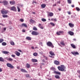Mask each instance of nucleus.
Segmentation results:
<instances>
[{"instance_id": "nucleus-34", "label": "nucleus", "mask_w": 80, "mask_h": 80, "mask_svg": "<svg viewBox=\"0 0 80 80\" xmlns=\"http://www.w3.org/2000/svg\"><path fill=\"white\" fill-rule=\"evenodd\" d=\"M2 16L3 18H7V17H8V16L7 15H2Z\"/></svg>"}, {"instance_id": "nucleus-51", "label": "nucleus", "mask_w": 80, "mask_h": 80, "mask_svg": "<svg viewBox=\"0 0 80 80\" xmlns=\"http://www.w3.org/2000/svg\"><path fill=\"white\" fill-rule=\"evenodd\" d=\"M39 45H42V42H39Z\"/></svg>"}, {"instance_id": "nucleus-22", "label": "nucleus", "mask_w": 80, "mask_h": 80, "mask_svg": "<svg viewBox=\"0 0 80 80\" xmlns=\"http://www.w3.org/2000/svg\"><path fill=\"white\" fill-rule=\"evenodd\" d=\"M21 72H25L26 73H27V71L23 69H21Z\"/></svg>"}, {"instance_id": "nucleus-45", "label": "nucleus", "mask_w": 80, "mask_h": 80, "mask_svg": "<svg viewBox=\"0 0 80 80\" xmlns=\"http://www.w3.org/2000/svg\"><path fill=\"white\" fill-rule=\"evenodd\" d=\"M43 57L44 58H45V60H48V58H47V57H46L45 56H44Z\"/></svg>"}, {"instance_id": "nucleus-32", "label": "nucleus", "mask_w": 80, "mask_h": 80, "mask_svg": "<svg viewBox=\"0 0 80 80\" xmlns=\"http://www.w3.org/2000/svg\"><path fill=\"white\" fill-rule=\"evenodd\" d=\"M2 45L3 46H5V45H7V43L5 42H2Z\"/></svg>"}, {"instance_id": "nucleus-62", "label": "nucleus", "mask_w": 80, "mask_h": 80, "mask_svg": "<svg viewBox=\"0 0 80 80\" xmlns=\"http://www.w3.org/2000/svg\"><path fill=\"white\" fill-rule=\"evenodd\" d=\"M73 40H74V41H76V39H75V38L73 39Z\"/></svg>"}, {"instance_id": "nucleus-4", "label": "nucleus", "mask_w": 80, "mask_h": 80, "mask_svg": "<svg viewBox=\"0 0 80 80\" xmlns=\"http://www.w3.org/2000/svg\"><path fill=\"white\" fill-rule=\"evenodd\" d=\"M64 34V32L63 31H58L56 32V34L58 35H63Z\"/></svg>"}, {"instance_id": "nucleus-46", "label": "nucleus", "mask_w": 80, "mask_h": 80, "mask_svg": "<svg viewBox=\"0 0 80 80\" xmlns=\"http://www.w3.org/2000/svg\"><path fill=\"white\" fill-rule=\"evenodd\" d=\"M30 77V75H29V74H26V77L27 78H28V77Z\"/></svg>"}, {"instance_id": "nucleus-38", "label": "nucleus", "mask_w": 80, "mask_h": 80, "mask_svg": "<svg viewBox=\"0 0 80 80\" xmlns=\"http://www.w3.org/2000/svg\"><path fill=\"white\" fill-rule=\"evenodd\" d=\"M33 30H35V31H37V28H36V27H34L33 28Z\"/></svg>"}, {"instance_id": "nucleus-31", "label": "nucleus", "mask_w": 80, "mask_h": 80, "mask_svg": "<svg viewBox=\"0 0 80 80\" xmlns=\"http://www.w3.org/2000/svg\"><path fill=\"white\" fill-rule=\"evenodd\" d=\"M50 70H52L53 71H55V68L53 67H52L50 68Z\"/></svg>"}, {"instance_id": "nucleus-39", "label": "nucleus", "mask_w": 80, "mask_h": 80, "mask_svg": "<svg viewBox=\"0 0 80 80\" xmlns=\"http://www.w3.org/2000/svg\"><path fill=\"white\" fill-rule=\"evenodd\" d=\"M51 20L52 21H54V22H57V19H53V18H52L51 19Z\"/></svg>"}, {"instance_id": "nucleus-28", "label": "nucleus", "mask_w": 80, "mask_h": 80, "mask_svg": "<svg viewBox=\"0 0 80 80\" xmlns=\"http://www.w3.org/2000/svg\"><path fill=\"white\" fill-rule=\"evenodd\" d=\"M10 43L11 45H15V43H14V42H13V41H11L10 42Z\"/></svg>"}, {"instance_id": "nucleus-63", "label": "nucleus", "mask_w": 80, "mask_h": 80, "mask_svg": "<svg viewBox=\"0 0 80 80\" xmlns=\"http://www.w3.org/2000/svg\"><path fill=\"white\" fill-rule=\"evenodd\" d=\"M31 48L32 49H34V48L33 47H32Z\"/></svg>"}, {"instance_id": "nucleus-23", "label": "nucleus", "mask_w": 80, "mask_h": 80, "mask_svg": "<svg viewBox=\"0 0 80 80\" xmlns=\"http://www.w3.org/2000/svg\"><path fill=\"white\" fill-rule=\"evenodd\" d=\"M22 27H27V24L24 23L22 24Z\"/></svg>"}, {"instance_id": "nucleus-26", "label": "nucleus", "mask_w": 80, "mask_h": 80, "mask_svg": "<svg viewBox=\"0 0 80 80\" xmlns=\"http://www.w3.org/2000/svg\"><path fill=\"white\" fill-rule=\"evenodd\" d=\"M26 67L28 68H29L30 67V65L29 64L27 63L26 64Z\"/></svg>"}, {"instance_id": "nucleus-57", "label": "nucleus", "mask_w": 80, "mask_h": 80, "mask_svg": "<svg viewBox=\"0 0 80 80\" xmlns=\"http://www.w3.org/2000/svg\"><path fill=\"white\" fill-rule=\"evenodd\" d=\"M18 51H19V52H22V50L20 49H18Z\"/></svg>"}, {"instance_id": "nucleus-8", "label": "nucleus", "mask_w": 80, "mask_h": 80, "mask_svg": "<svg viewBox=\"0 0 80 80\" xmlns=\"http://www.w3.org/2000/svg\"><path fill=\"white\" fill-rule=\"evenodd\" d=\"M10 10H13V11H14V12H16V11H17V9L15 6L11 7Z\"/></svg>"}, {"instance_id": "nucleus-12", "label": "nucleus", "mask_w": 80, "mask_h": 80, "mask_svg": "<svg viewBox=\"0 0 80 80\" xmlns=\"http://www.w3.org/2000/svg\"><path fill=\"white\" fill-rule=\"evenodd\" d=\"M31 61L32 62H33V63L35 62H38V60L36 59H31Z\"/></svg>"}, {"instance_id": "nucleus-1", "label": "nucleus", "mask_w": 80, "mask_h": 80, "mask_svg": "<svg viewBox=\"0 0 80 80\" xmlns=\"http://www.w3.org/2000/svg\"><path fill=\"white\" fill-rule=\"evenodd\" d=\"M58 68L59 71H62V72H66V67L64 65H61V66L58 67Z\"/></svg>"}, {"instance_id": "nucleus-19", "label": "nucleus", "mask_w": 80, "mask_h": 80, "mask_svg": "<svg viewBox=\"0 0 80 80\" xmlns=\"http://www.w3.org/2000/svg\"><path fill=\"white\" fill-rule=\"evenodd\" d=\"M54 73H55V74H57V75H60L61 74V73L59 72H58L56 71H54L53 72Z\"/></svg>"}, {"instance_id": "nucleus-41", "label": "nucleus", "mask_w": 80, "mask_h": 80, "mask_svg": "<svg viewBox=\"0 0 80 80\" xmlns=\"http://www.w3.org/2000/svg\"><path fill=\"white\" fill-rule=\"evenodd\" d=\"M50 25H52V26H55V24H54V23H53L52 22H50Z\"/></svg>"}, {"instance_id": "nucleus-18", "label": "nucleus", "mask_w": 80, "mask_h": 80, "mask_svg": "<svg viewBox=\"0 0 80 80\" xmlns=\"http://www.w3.org/2000/svg\"><path fill=\"white\" fill-rule=\"evenodd\" d=\"M3 3H4V5H7L8 4V2L6 1H4L2 2Z\"/></svg>"}, {"instance_id": "nucleus-25", "label": "nucleus", "mask_w": 80, "mask_h": 80, "mask_svg": "<svg viewBox=\"0 0 80 80\" xmlns=\"http://www.w3.org/2000/svg\"><path fill=\"white\" fill-rule=\"evenodd\" d=\"M26 40H32L31 38L29 37H26Z\"/></svg>"}, {"instance_id": "nucleus-7", "label": "nucleus", "mask_w": 80, "mask_h": 80, "mask_svg": "<svg viewBox=\"0 0 80 80\" xmlns=\"http://www.w3.org/2000/svg\"><path fill=\"white\" fill-rule=\"evenodd\" d=\"M71 53H72V55H74V56H76V55H79V53H78V52H72Z\"/></svg>"}, {"instance_id": "nucleus-17", "label": "nucleus", "mask_w": 80, "mask_h": 80, "mask_svg": "<svg viewBox=\"0 0 80 80\" xmlns=\"http://www.w3.org/2000/svg\"><path fill=\"white\" fill-rule=\"evenodd\" d=\"M38 27L41 29H43V27L42 26V24H39V25H38Z\"/></svg>"}, {"instance_id": "nucleus-16", "label": "nucleus", "mask_w": 80, "mask_h": 80, "mask_svg": "<svg viewBox=\"0 0 80 80\" xmlns=\"http://www.w3.org/2000/svg\"><path fill=\"white\" fill-rule=\"evenodd\" d=\"M69 25L71 28H73L74 27V24H73L71 23H69Z\"/></svg>"}, {"instance_id": "nucleus-27", "label": "nucleus", "mask_w": 80, "mask_h": 80, "mask_svg": "<svg viewBox=\"0 0 80 80\" xmlns=\"http://www.w3.org/2000/svg\"><path fill=\"white\" fill-rule=\"evenodd\" d=\"M49 16H50V17H53V13L52 12H50L49 13Z\"/></svg>"}, {"instance_id": "nucleus-58", "label": "nucleus", "mask_w": 80, "mask_h": 80, "mask_svg": "<svg viewBox=\"0 0 80 80\" xmlns=\"http://www.w3.org/2000/svg\"><path fill=\"white\" fill-rule=\"evenodd\" d=\"M4 31H5L6 30V28H3Z\"/></svg>"}, {"instance_id": "nucleus-6", "label": "nucleus", "mask_w": 80, "mask_h": 80, "mask_svg": "<svg viewBox=\"0 0 80 80\" xmlns=\"http://www.w3.org/2000/svg\"><path fill=\"white\" fill-rule=\"evenodd\" d=\"M31 34L33 35H38V33L36 31H33L32 32Z\"/></svg>"}, {"instance_id": "nucleus-11", "label": "nucleus", "mask_w": 80, "mask_h": 80, "mask_svg": "<svg viewBox=\"0 0 80 80\" xmlns=\"http://www.w3.org/2000/svg\"><path fill=\"white\" fill-rule=\"evenodd\" d=\"M10 3L12 5H15V1H11L10 2Z\"/></svg>"}, {"instance_id": "nucleus-40", "label": "nucleus", "mask_w": 80, "mask_h": 80, "mask_svg": "<svg viewBox=\"0 0 80 80\" xmlns=\"http://www.w3.org/2000/svg\"><path fill=\"white\" fill-rule=\"evenodd\" d=\"M41 20L42 22H46V19L43 18H42Z\"/></svg>"}, {"instance_id": "nucleus-53", "label": "nucleus", "mask_w": 80, "mask_h": 80, "mask_svg": "<svg viewBox=\"0 0 80 80\" xmlns=\"http://www.w3.org/2000/svg\"><path fill=\"white\" fill-rule=\"evenodd\" d=\"M77 72H78V73H79V74H80V70H78L77 71Z\"/></svg>"}, {"instance_id": "nucleus-35", "label": "nucleus", "mask_w": 80, "mask_h": 80, "mask_svg": "<svg viewBox=\"0 0 80 80\" xmlns=\"http://www.w3.org/2000/svg\"><path fill=\"white\" fill-rule=\"evenodd\" d=\"M55 78H57V79L60 78V76H59L58 75H56L55 76Z\"/></svg>"}, {"instance_id": "nucleus-14", "label": "nucleus", "mask_w": 80, "mask_h": 80, "mask_svg": "<svg viewBox=\"0 0 80 80\" xmlns=\"http://www.w3.org/2000/svg\"><path fill=\"white\" fill-rule=\"evenodd\" d=\"M49 54L51 55H52V56H55V54L54 53V52H53L51 51L49 52Z\"/></svg>"}, {"instance_id": "nucleus-33", "label": "nucleus", "mask_w": 80, "mask_h": 80, "mask_svg": "<svg viewBox=\"0 0 80 80\" xmlns=\"http://www.w3.org/2000/svg\"><path fill=\"white\" fill-rule=\"evenodd\" d=\"M8 60L10 62H12L13 61V59L11 58H9L8 59Z\"/></svg>"}, {"instance_id": "nucleus-21", "label": "nucleus", "mask_w": 80, "mask_h": 80, "mask_svg": "<svg viewBox=\"0 0 80 80\" xmlns=\"http://www.w3.org/2000/svg\"><path fill=\"white\" fill-rule=\"evenodd\" d=\"M29 22L30 23H35V21L32 19L29 20Z\"/></svg>"}, {"instance_id": "nucleus-44", "label": "nucleus", "mask_w": 80, "mask_h": 80, "mask_svg": "<svg viewBox=\"0 0 80 80\" xmlns=\"http://www.w3.org/2000/svg\"><path fill=\"white\" fill-rule=\"evenodd\" d=\"M18 12H20V9L19 8V7H17Z\"/></svg>"}, {"instance_id": "nucleus-59", "label": "nucleus", "mask_w": 80, "mask_h": 80, "mask_svg": "<svg viewBox=\"0 0 80 80\" xmlns=\"http://www.w3.org/2000/svg\"><path fill=\"white\" fill-rule=\"evenodd\" d=\"M17 68L18 69V70H19V69H20V67H19V66H18V67H17Z\"/></svg>"}, {"instance_id": "nucleus-54", "label": "nucleus", "mask_w": 80, "mask_h": 80, "mask_svg": "<svg viewBox=\"0 0 80 80\" xmlns=\"http://www.w3.org/2000/svg\"><path fill=\"white\" fill-rule=\"evenodd\" d=\"M57 6V4H54L53 5V7H55V6Z\"/></svg>"}, {"instance_id": "nucleus-47", "label": "nucleus", "mask_w": 80, "mask_h": 80, "mask_svg": "<svg viewBox=\"0 0 80 80\" xmlns=\"http://www.w3.org/2000/svg\"><path fill=\"white\" fill-rule=\"evenodd\" d=\"M34 3H37V2L35 1H33L32 2V4H33Z\"/></svg>"}, {"instance_id": "nucleus-15", "label": "nucleus", "mask_w": 80, "mask_h": 80, "mask_svg": "<svg viewBox=\"0 0 80 80\" xmlns=\"http://www.w3.org/2000/svg\"><path fill=\"white\" fill-rule=\"evenodd\" d=\"M15 54L18 57H19V56H20V53L16 51L15 52Z\"/></svg>"}, {"instance_id": "nucleus-61", "label": "nucleus", "mask_w": 80, "mask_h": 80, "mask_svg": "<svg viewBox=\"0 0 80 80\" xmlns=\"http://www.w3.org/2000/svg\"><path fill=\"white\" fill-rule=\"evenodd\" d=\"M2 72V70L0 68V72Z\"/></svg>"}, {"instance_id": "nucleus-9", "label": "nucleus", "mask_w": 80, "mask_h": 80, "mask_svg": "<svg viewBox=\"0 0 80 80\" xmlns=\"http://www.w3.org/2000/svg\"><path fill=\"white\" fill-rule=\"evenodd\" d=\"M54 63L55 65H58L60 64V62L57 60H55L54 61Z\"/></svg>"}, {"instance_id": "nucleus-56", "label": "nucleus", "mask_w": 80, "mask_h": 80, "mask_svg": "<svg viewBox=\"0 0 80 80\" xmlns=\"http://www.w3.org/2000/svg\"><path fill=\"white\" fill-rule=\"evenodd\" d=\"M50 57H51V58H54V56H50Z\"/></svg>"}, {"instance_id": "nucleus-2", "label": "nucleus", "mask_w": 80, "mask_h": 80, "mask_svg": "<svg viewBox=\"0 0 80 80\" xmlns=\"http://www.w3.org/2000/svg\"><path fill=\"white\" fill-rule=\"evenodd\" d=\"M1 13H2V14H3V15H4V14H7V13H8V12H9L8 10H6L4 9H3L2 10H1Z\"/></svg>"}, {"instance_id": "nucleus-52", "label": "nucleus", "mask_w": 80, "mask_h": 80, "mask_svg": "<svg viewBox=\"0 0 80 80\" xmlns=\"http://www.w3.org/2000/svg\"><path fill=\"white\" fill-rule=\"evenodd\" d=\"M22 32H26L25 30L24 29H23L22 30Z\"/></svg>"}, {"instance_id": "nucleus-36", "label": "nucleus", "mask_w": 80, "mask_h": 80, "mask_svg": "<svg viewBox=\"0 0 80 80\" xmlns=\"http://www.w3.org/2000/svg\"><path fill=\"white\" fill-rule=\"evenodd\" d=\"M0 61L1 62H4V59L2 57H0Z\"/></svg>"}, {"instance_id": "nucleus-30", "label": "nucleus", "mask_w": 80, "mask_h": 80, "mask_svg": "<svg viewBox=\"0 0 80 80\" xmlns=\"http://www.w3.org/2000/svg\"><path fill=\"white\" fill-rule=\"evenodd\" d=\"M60 44L62 45L63 46L64 45H65V43H64V41H62L61 42H60Z\"/></svg>"}, {"instance_id": "nucleus-37", "label": "nucleus", "mask_w": 80, "mask_h": 80, "mask_svg": "<svg viewBox=\"0 0 80 80\" xmlns=\"http://www.w3.org/2000/svg\"><path fill=\"white\" fill-rule=\"evenodd\" d=\"M4 41V40L3 39L0 38V43H2Z\"/></svg>"}, {"instance_id": "nucleus-13", "label": "nucleus", "mask_w": 80, "mask_h": 80, "mask_svg": "<svg viewBox=\"0 0 80 80\" xmlns=\"http://www.w3.org/2000/svg\"><path fill=\"white\" fill-rule=\"evenodd\" d=\"M71 46L73 48H74V49H75L76 48V46H75V45H74V44H71Z\"/></svg>"}, {"instance_id": "nucleus-49", "label": "nucleus", "mask_w": 80, "mask_h": 80, "mask_svg": "<svg viewBox=\"0 0 80 80\" xmlns=\"http://www.w3.org/2000/svg\"><path fill=\"white\" fill-rule=\"evenodd\" d=\"M67 12L68 13V14L69 15H71V12L69 11V12Z\"/></svg>"}, {"instance_id": "nucleus-43", "label": "nucleus", "mask_w": 80, "mask_h": 80, "mask_svg": "<svg viewBox=\"0 0 80 80\" xmlns=\"http://www.w3.org/2000/svg\"><path fill=\"white\" fill-rule=\"evenodd\" d=\"M68 3L69 4H70L72 3V2L70 0H68Z\"/></svg>"}, {"instance_id": "nucleus-60", "label": "nucleus", "mask_w": 80, "mask_h": 80, "mask_svg": "<svg viewBox=\"0 0 80 80\" xmlns=\"http://www.w3.org/2000/svg\"><path fill=\"white\" fill-rule=\"evenodd\" d=\"M71 7H72L73 8V7H75V6L74 5H71Z\"/></svg>"}, {"instance_id": "nucleus-42", "label": "nucleus", "mask_w": 80, "mask_h": 80, "mask_svg": "<svg viewBox=\"0 0 80 80\" xmlns=\"http://www.w3.org/2000/svg\"><path fill=\"white\" fill-rule=\"evenodd\" d=\"M76 8L77 11H80V8H79L78 7H76Z\"/></svg>"}, {"instance_id": "nucleus-29", "label": "nucleus", "mask_w": 80, "mask_h": 80, "mask_svg": "<svg viewBox=\"0 0 80 80\" xmlns=\"http://www.w3.org/2000/svg\"><path fill=\"white\" fill-rule=\"evenodd\" d=\"M33 56L34 57H37V55H38V53L37 52H34L33 54Z\"/></svg>"}, {"instance_id": "nucleus-50", "label": "nucleus", "mask_w": 80, "mask_h": 80, "mask_svg": "<svg viewBox=\"0 0 80 80\" xmlns=\"http://www.w3.org/2000/svg\"><path fill=\"white\" fill-rule=\"evenodd\" d=\"M11 56L12 57H13V58H15V56L13 54L11 55Z\"/></svg>"}, {"instance_id": "nucleus-48", "label": "nucleus", "mask_w": 80, "mask_h": 80, "mask_svg": "<svg viewBox=\"0 0 80 80\" xmlns=\"http://www.w3.org/2000/svg\"><path fill=\"white\" fill-rule=\"evenodd\" d=\"M20 21L21 22H23V21H24V20H23V19H20Z\"/></svg>"}, {"instance_id": "nucleus-10", "label": "nucleus", "mask_w": 80, "mask_h": 80, "mask_svg": "<svg viewBox=\"0 0 80 80\" xmlns=\"http://www.w3.org/2000/svg\"><path fill=\"white\" fill-rule=\"evenodd\" d=\"M68 33L70 34V35L71 36H73V35H74V33L73 32L71 31H69L68 32Z\"/></svg>"}, {"instance_id": "nucleus-55", "label": "nucleus", "mask_w": 80, "mask_h": 80, "mask_svg": "<svg viewBox=\"0 0 80 80\" xmlns=\"http://www.w3.org/2000/svg\"><path fill=\"white\" fill-rule=\"evenodd\" d=\"M57 3L60 4V1H58Z\"/></svg>"}, {"instance_id": "nucleus-64", "label": "nucleus", "mask_w": 80, "mask_h": 80, "mask_svg": "<svg viewBox=\"0 0 80 80\" xmlns=\"http://www.w3.org/2000/svg\"><path fill=\"white\" fill-rule=\"evenodd\" d=\"M3 32H4V31H3V30H2V32H1V33H3Z\"/></svg>"}, {"instance_id": "nucleus-20", "label": "nucleus", "mask_w": 80, "mask_h": 80, "mask_svg": "<svg viewBox=\"0 0 80 80\" xmlns=\"http://www.w3.org/2000/svg\"><path fill=\"white\" fill-rule=\"evenodd\" d=\"M41 7L42 8H44L46 7V5L45 4H42L41 5Z\"/></svg>"}, {"instance_id": "nucleus-24", "label": "nucleus", "mask_w": 80, "mask_h": 80, "mask_svg": "<svg viewBox=\"0 0 80 80\" xmlns=\"http://www.w3.org/2000/svg\"><path fill=\"white\" fill-rule=\"evenodd\" d=\"M2 53L4 54H8V53H9V52L7 51H2Z\"/></svg>"}, {"instance_id": "nucleus-3", "label": "nucleus", "mask_w": 80, "mask_h": 80, "mask_svg": "<svg viewBox=\"0 0 80 80\" xmlns=\"http://www.w3.org/2000/svg\"><path fill=\"white\" fill-rule=\"evenodd\" d=\"M47 46L49 47H51L52 48H54V46H53V44H52V43L50 41H49L47 42Z\"/></svg>"}, {"instance_id": "nucleus-5", "label": "nucleus", "mask_w": 80, "mask_h": 80, "mask_svg": "<svg viewBox=\"0 0 80 80\" xmlns=\"http://www.w3.org/2000/svg\"><path fill=\"white\" fill-rule=\"evenodd\" d=\"M7 66L8 67H9V68H14V67L12 65V64L10 63H7Z\"/></svg>"}]
</instances>
